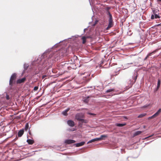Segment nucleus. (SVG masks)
I'll return each mask as SVG.
<instances>
[{
  "mask_svg": "<svg viewBox=\"0 0 161 161\" xmlns=\"http://www.w3.org/2000/svg\"><path fill=\"white\" fill-rule=\"evenodd\" d=\"M108 16L109 17L108 24V26L106 28V30H108L110 28L112 27L114 25L112 16L110 13H108Z\"/></svg>",
  "mask_w": 161,
  "mask_h": 161,
  "instance_id": "f257e3e1",
  "label": "nucleus"
},
{
  "mask_svg": "<svg viewBox=\"0 0 161 161\" xmlns=\"http://www.w3.org/2000/svg\"><path fill=\"white\" fill-rule=\"evenodd\" d=\"M84 118L83 115L82 114H76L75 116L76 119L80 121H81L82 122H85V120L84 119H83L82 118Z\"/></svg>",
  "mask_w": 161,
  "mask_h": 161,
  "instance_id": "f03ea898",
  "label": "nucleus"
},
{
  "mask_svg": "<svg viewBox=\"0 0 161 161\" xmlns=\"http://www.w3.org/2000/svg\"><path fill=\"white\" fill-rule=\"evenodd\" d=\"M16 78V74L15 73L13 74L11 76L9 80V84L11 86H12L13 83L15 80Z\"/></svg>",
  "mask_w": 161,
  "mask_h": 161,
  "instance_id": "7ed1b4c3",
  "label": "nucleus"
},
{
  "mask_svg": "<svg viewBox=\"0 0 161 161\" xmlns=\"http://www.w3.org/2000/svg\"><path fill=\"white\" fill-rule=\"evenodd\" d=\"M161 112V109L160 108L157 112H156L152 116L148 118V119H151L158 116L160 113Z\"/></svg>",
  "mask_w": 161,
  "mask_h": 161,
  "instance_id": "20e7f679",
  "label": "nucleus"
},
{
  "mask_svg": "<svg viewBox=\"0 0 161 161\" xmlns=\"http://www.w3.org/2000/svg\"><path fill=\"white\" fill-rule=\"evenodd\" d=\"M75 142V141L71 139L66 140L65 141V143L67 144H70L73 143H74Z\"/></svg>",
  "mask_w": 161,
  "mask_h": 161,
  "instance_id": "39448f33",
  "label": "nucleus"
},
{
  "mask_svg": "<svg viewBox=\"0 0 161 161\" xmlns=\"http://www.w3.org/2000/svg\"><path fill=\"white\" fill-rule=\"evenodd\" d=\"M67 123L68 125L71 127H73L75 126V123L72 120H68L67 121Z\"/></svg>",
  "mask_w": 161,
  "mask_h": 161,
  "instance_id": "423d86ee",
  "label": "nucleus"
},
{
  "mask_svg": "<svg viewBox=\"0 0 161 161\" xmlns=\"http://www.w3.org/2000/svg\"><path fill=\"white\" fill-rule=\"evenodd\" d=\"M26 80V78L25 77L23 78L22 79H20L17 80L16 83L17 84H20L23 83Z\"/></svg>",
  "mask_w": 161,
  "mask_h": 161,
  "instance_id": "0eeeda50",
  "label": "nucleus"
},
{
  "mask_svg": "<svg viewBox=\"0 0 161 161\" xmlns=\"http://www.w3.org/2000/svg\"><path fill=\"white\" fill-rule=\"evenodd\" d=\"M153 14H154V15H151V19H153L154 18L157 19V18H160V17L157 14H155L154 13V11Z\"/></svg>",
  "mask_w": 161,
  "mask_h": 161,
  "instance_id": "6e6552de",
  "label": "nucleus"
},
{
  "mask_svg": "<svg viewBox=\"0 0 161 161\" xmlns=\"http://www.w3.org/2000/svg\"><path fill=\"white\" fill-rule=\"evenodd\" d=\"M24 130H20L18 132V136L19 137H21L23 134Z\"/></svg>",
  "mask_w": 161,
  "mask_h": 161,
  "instance_id": "1a4fd4ad",
  "label": "nucleus"
},
{
  "mask_svg": "<svg viewBox=\"0 0 161 161\" xmlns=\"http://www.w3.org/2000/svg\"><path fill=\"white\" fill-rule=\"evenodd\" d=\"M85 144V142H80L76 143L75 145L76 147H79Z\"/></svg>",
  "mask_w": 161,
  "mask_h": 161,
  "instance_id": "9d476101",
  "label": "nucleus"
},
{
  "mask_svg": "<svg viewBox=\"0 0 161 161\" xmlns=\"http://www.w3.org/2000/svg\"><path fill=\"white\" fill-rule=\"evenodd\" d=\"M143 131H138L136 132L134 134L133 136H134L139 135L141 134Z\"/></svg>",
  "mask_w": 161,
  "mask_h": 161,
  "instance_id": "9b49d317",
  "label": "nucleus"
},
{
  "mask_svg": "<svg viewBox=\"0 0 161 161\" xmlns=\"http://www.w3.org/2000/svg\"><path fill=\"white\" fill-rule=\"evenodd\" d=\"M70 108H68L65 110H64L62 112V114L65 116H67V112L69 110Z\"/></svg>",
  "mask_w": 161,
  "mask_h": 161,
  "instance_id": "f8f14e48",
  "label": "nucleus"
},
{
  "mask_svg": "<svg viewBox=\"0 0 161 161\" xmlns=\"http://www.w3.org/2000/svg\"><path fill=\"white\" fill-rule=\"evenodd\" d=\"M27 142L28 143V144L30 145H32L33 144L34 142V141L31 139L27 140Z\"/></svg>",
  "mask_w": 161,
  "mask_h": 161,
  "instance_id": "ddd939ff",
  "label": "nucleus"
},
{
  "mask_svg": "<svg viewBox=\"0 0 161 161\" xmlns=\"http://www.w3.org/2000/svg\"><path fill=\"white\" fill-rule=\"evenodd\" d=\"M89 97L84 98H83V100L85 103H88L89 101Z\"/></svg>",
  "mask_w": 161,
  "mask_h": 161,
  "instance_id": "4468645a",
  "label": "nucleus"
},
{
  "mask_svg": "<svg viewBox=\"0 0 161 161\" xmlns=\"http://www.w3.org/2000/svg\"><path fill=\"white\" fill-rule=\"evenodd\" d=\"M156 51L155 50V51H153L152 52V53H149L146 56V57L144 59L145 60L148 57L150 56L152 54H153V53H155L156 52Z\"/></svg>",
  "mask_w": 161,
  "mask_h": 161,
  "instance_id": "2eb2a0df",
  "label": "nucleus"
},
{
  "mask_svg": "<svg viewBox=\"0 0 161 161\" xmlns=\"http://www.w3.org/2000/svg\"><path fill=\"white\" fill-rule=\"evenodd\" d=\"M108 136L107 135H102L101 136L100 138H101V140H104L105 138H107Z\"/></svg>",
  "mask_w": 161,
  "mask_h": 161,
  "instance_id": "dca6fc26",
  "label": "nucleus"
},
{
  "mask_svg": "<svg viewBox=\"0 0 161 161\" xmlns=\"http://www.w3.org/2000/svg\"><path fill=\"white\" fill-rule=\"evenodd\" d=\"M126 124H121V123H118L116 124V126L118 127H122L125 125Z\"/></svg>",
  "mask_w": 161,
  "mask_h": 161,
  "instance_id": "f3484780",
  "label": "nucleus"
},
{
  "mask_svg": "<svg viewBox=\"0 0 161 161\" xmlns=\"http://www.w3.org/2000/svg\"><path fill=\"white\" fill-rule=\"evenodd\" d=\"M160 80L159 79H158V81L157 86V89H158L160 87Z\"/></svg>",
  "mask_w": 161,
  "mask_h": 161,
  "instance_id": "a211bd4d",
  "label": "nucleus"
},
{
  "mask_svg": "<svg viewBox=\"0 0 161 161\" xmlns=\"http://www.w3.org/2000/svg\"><path fill=\"white\" fill-rule=\"evenodd\" d=\"M146 115V113H143L141 114H140L138 116V118H141L143 117H144Z\"/></svg>",
  "mask_w": 161,
  "mask_h": 161,
  "instance_id": "6ab92c4d",
  "label": "nucleus"
},
{
  "mask_svg": "<svg viewBox=\"0 0 161 161\" xmlns=\"http://www.w3.org/2000/svg\"><path fill=\"white\" fill-rule=\"evenodd\" d=\"M28 127H29L28 123H27L26 124V125H25V130L26 131L28 129Z\"/></svg>",
  "mask_w": 161,
  "mask_h": 161,
  "instance_id": "aec40b11",
  "label": "nucleus"
},
{
  "mask_svg": "<svg viewBox=\"0 0 161 161\" xmlns=\"http://www.w3.org/2000/svg\"><path fill=\"white\" fill-rule=\"evenodd\" d=\"M114 91V89H108V90H107L106 91V92H111Z\"/></svg>",
  "mask_w": 161,
  "mask_h": 161,
  "instance_id": "412c9836",
  "label": "nucleus"
},
{
  "mask_svg": "<svg viewBox=\"0 0 161 161\" xmlns=\"http://www.w3.org/2000/svg\"><path fill=\"white\" fill-rule=\"evenodd\" d=\"M111 8L110 7H107L106 8V10L107 11V15H108V13H110L109 11V10Z\"/></svg>",
  "mask_w": 161,
  "mask_h": 161,
  "instance_id": "4be33fe9",
  "label": "nucleus"
},
{
  "mask_svg": "<svg viewBox=\"0 0 161 161\" xmlns=\"http://www.w3.org/2000/svg\"><path fill=\"white\" fill-rule=\"evenodd\" d=\"M96 141V140H95V139L94 138V139H92L90 141H89L88 142V143H91L92 142H94Z\"/></svg>",
  "mask_w": 161,
  "mask_h": 161,
  "instance_id": "5701e85b",
  "label": "nucleus"
},
{
  "mask_svg": "<svg viewBox=\"0 0 161 161\" xmlns=\"http://www.w3.org/2000/svg\"><path fill=\"white\" fill-rule=\"evenodd\" d=\"M72 37V38H71L72 39H73V40H78L79 39H78V36H73Z\"/></svg>",
  "mask_w": 161,
  "mask_h": 161,
  "instance_id": "b1692460",
  "label": "nucleus"
},
{
  "mask_svg": "<svg viewBox=\"0 0 161 161\" xmlns=\"http://www.w3.org/2000/svg\"><path fill=\"white\" fill-rule=\"evenodd\" d=\"M38 86H35L34 88V91H36V90H38Z\"/></svg>",
  "mask_w": 161,
  "mask_h": 161,
  "instance_id": "393cba45",
  "label": "nucleus"
},
{
  "mask_svg": "<svg viewBox=\"0 0 161 161\" xmlns=\"http://www.w3.org/2000/svg\"><path fill=\"white\" fill-rule=\"evenodd\" d=\"M96 141L101 140V138L100 137L95 138Z\"/></svg>",
  "mask_w": 161,
  "mask_h": 161,
  "instance_id": "a878e982",
  "label": "nucleus"
},
{
  "mask_svg": "<svg viewBox=\"0 0 161 161\" xmlns=\"http://www.w3.org/2000/svg\"><path fill=\"white\" fill-rule=\"evenodd\" d=\"M81 38L82 39V40H86V37L85 36L82 37Z\"/></svg>",
  "mask_w": 161,
  "mask_h": 161,
  "instance_id": "bb28decb",
  "label": "nucleus"
},
{
  "mask_svg": "<svg viewBox=\"0 0 161 161\" xmlns=\"http://www.w3.org/2000/svg\"><path fill=\"white\" fill-rule=\"evenodd\" d=\"M6 98L7 100H9V97L8 95H7Z\"/></svg>",
  "mask_w": 161,
  "mask_h": 161,
  "instance_id": "cd10ccee",
  "label": "nucleus"
},
{
  "mask_svg": "<svg viewBox=\"0 0 161 161\" xmlns=\"http://www.w3.org/2000/svg\"><path fill=\"white\" fill-rule=\"evenodd\" d=\"M88 114L91 115H95V114H94L91 113H88Z\"/></svg>",
  "mask_w": 161,
  "mask_h": 161,
  "instance_id": "c85d7f7f",
  "label": "nucleus"
},
{
  "mask_svg": "<svg viewBox=\"0 0 161 161\" xmlns=\"http://www.w3.org/2000/svg\"><path fill=\"white\" fill-rule=\"evenodd\" d=\"M46 76V75H43L42 76V79H43V78H45Z\"/></svg>",
  "mask_w": 161,
  "mask_h": 161,
  "instance_id": "c756f323",
  "label": "nucleus"
},
{
  "mask_svg": "<svg viewBox=\"0 0 161 161\" xmlns=\"http://www.w3.org/2000/svg\"><path fill=\"white\" fill-rule=\"evenodd\" d=\"M86 41H82V43L85 44L86 43Z\"/></svg>",
  "mask_w": 161,
  "mask_h": 161,
  "instance_id": "7c9ffc66",
  "label": "nucleus"
},
{
  "mask_svg": "<svg viewBox=\"0 0 161 161\" xmlns=\"http://www.w3.org/2000/svg\"><path fill=\"white\" fill-rule=\"evenodd\" d=\"M74 58H75V59H76L77 58V57L76 56H74Z\"/></svg>",
  "mask_w": 161,
  "mask_h": 161,
  "instance_id": "2f4dec72",
  "label": "nucleus"
},
{
  "mask_svg": "<svg viewBox=\"0 0 161 161\" xmlns=\"http://www.w3.org/2000/svg\"><path fill=\"white\" fill-rule=\"evenodd\" d=\"M158 2H161V0H157Z\"/></svg>",
  "mask_w": 161,
  "mask_h": 161,
  "instance_id": "473e14b6",
  "label": "nucleus"
},
{
  "mask_svg": "<svg viewBox=\"0 0 161 161\" xmlns=\"http://www.w3.org/2000/svg\"><path fill=\"white\" fill-rule=\"evenodd\" d=\"M145 127H146V126H144V127H144V128H145Z\"/></svg>",
  "mask_w": 161,
  "mask_h": 161,
  "instance_id": "72a5a7b5",
  "label": "nucleus"
},
{
  "mask_svg": "<svg viewBox=\"0 0 161 161\" xmlns=\"http://www.w3.org/2000/svg\"><path fill=\"white\" fill-rule=\"evenodd\" d=\"M152 136H148V137H151Z\"/></svg>",
  "mask_w": 161,
  "mask_h": 161,
  "instance_id": "f704fd0d",
  "label": "nucleus"
}]
</instances>
